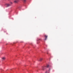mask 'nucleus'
Listing matches in <instances>:
<instances>
[{
	"label": "nucleus",
	"mask_w": 73,
	"mask_h": 73,
	"mask_svg": "<svg viewBox=\"0 0 73 73\" xmlns=\"http://www.w3.org/2000/svg\"><path fill=\"white\" fill-rule=\"evenodd\" d=\"M45 38L44 39V40H46V38H47V37H48V36H46V35H45Z\"/></svg>",
	"instance_id": "obj_1"
},
{
	"label": "nucleus",
	"mask_w": 73,
	"mask_h": 73,
	"mask_svg": "<svg viewBox=\"0 0 73 73\" xmlns=\"http://www.w3.org/2000/svg\"><path fill=\"white\" fill-rule=\"evenodd\" d=\"M6 6H7V7H9V6H10V4H6Z\"/></svg>",
	"instance_id": "obj_2"
},
{
	"label": "nucleus",
	"mask_w": 73,
	"mask_h": 73,
	"mask_svg": "<svg viewBox=\"0 0 73 73\" xmlns=\"http://www.w3.org/2000/svg\"><path fill=\"white\" fill-rule=\"evenodd\" d=\"M19 1V0H16V1H15L14 2L15 3H17V2Z\"/></svg>",
	"instance_id": "obj_3"
},
{
	"label": "nucleus",
	"mask_w": 73,
	"mask_h": 73,
	"mask_svg": "<svg viewBox=\"0 0 73 73\" xmlns=\"http://www.w3.org/2000/svg\"><path fill=\"white\" fill-rule=\"evenodd\" d=\"M2 60H5V58L4 57L2 58Z\"/></svg>",
	"instance_id": "obj_4"
},
{
	"label": "nucleus",
	"mask_w": 73,
	"mask_h": 73,
	"mask_svg": "<svg viewBox=\"0 0 73 73\" xmlns=\"http://www.w3.org/2000/svg\"><path fill=\"white\" fill-rule=\"evenodd\" d=\"M44 69H45V67H42V70H44Z\"/></svg>",
	"instance_id": "obj_5"
},
{
	"label": "nucleus",
	"mask_w": 73,
	"mask_h": 73,
	"mask_svg": "<svg viewBox=\"0 0 73 73\" xmlns=\"http://www.w3.org/2000/svg\"><path fill=\"white\" fill-rule=\"evenodd\" d=\"M42 58H41L40 59L39 61H42Z\"/></svg>",
	"instance_id": "obj_6"
},
{
	"label": "nucleus",
	"mask_w": 73,
	"mask_h": 73,
	"mask_svg": "<svg viewBox=\"0 0 73 73\" xmlns=\"http://www.w3.org/2000/svg\"><path fill=\"white\" fill-rule=\"evenodd\" d=\"M26 1L27 0H23V2H24V3H25Z\"/></svg>",
	"instance_id": "obj_7"
},
{
	"label": "nucleus",
	"mask_w": 73,
	"mask_h": 73,
	"mask_svg": "<svg viewBox=\"0 0 73 73\" xmlns=\"http://www.w3.org/2000/svg\"><path fill=\"white\" fill-rule=\"evenodd\" d=\"M49 66V65H47V66H46V68H48Z\"/></svg>",
	"instance_id": "obj_8"
},
{
	"label": "nucleus",
	"mask_w": 73,
	"mask_h": 73,
	"mask_svg": "<svg viewBox=\"0 0 73 73\" xmlns=\"http://www.w3.org/2000/svg\"><path fill=\"white\" fill-rule=\"evenodd\" d=\"M10 4H13V3L11 2Z\"/></svg>",
	"instance_id": "obj_9"
},
{
	"label": "nucleus",
	"mask_w": 73,
	"mask_h": 73,
	"mask_svg": "<svg viewBox=\"0 0 73 73\" xmlns=\"http://www.w3.org/2000/svg\"><path fill=\"white\" fill-rule=\"evenodd\" d=\"M45 73H48V72H47V71H46Z\"/></svg>",
	"instance_id": "obj_10"
},
{
	"label": "nucleus",
	"mask_w": 73,
	"mask_h": 73,
	"mask_svg": "<svg viewBox=\"0 0 73 73\" xmlns=\"http://www.w3.org/2000/svg\"><path fill=\"white\" fill-rule=\"evenodd\" d=\"M47 54H48V53H47Z\"/></svg>",
	"instance_id": "obj_11"
},
{
	"label": "nucleus",
	"mask_w": 73,
	"mask_h": 73,
	"mask_svg": "<svg viewBox=\"0 0 73 73\" xmlns=\"http://www.w3.org/2000/svg\"><path fill=\"white\" fill-rule=\"evenodd\" d=\"M7 44H6V45H7Z\"/></svg>",
	"instance_id": "obj_12"
}]
</instances>
